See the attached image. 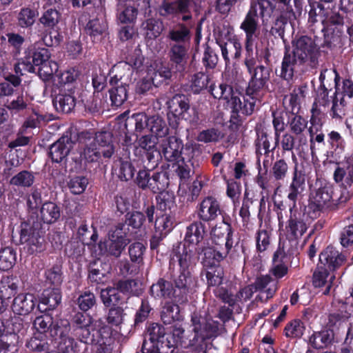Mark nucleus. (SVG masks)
<instances>
[{"label": "nucleus", "mask_w": 353, "mask_h": 353, "mask_svg": "<svg viewBox=\"0 0 353 353\" xmlns=\"http://www.w3.org/2000/svg\"><path fill=\"white\" fill-rule=\"evenodd\" d=\"M292 50H286L282 61L281 77L292 79L294 74L304 71L305 66L314 68L320 56L319 48L314 40L306 35L296 36L292 41Z\"/></svg>", "instance_id": "f257e3e1"}, {"label": "nucleus", "mask_w": 353, "mask_h": 353, "mask_svg": "<svg viewBox=\"0 0 353 353\" xmlns=\"http://www.w3.org/2000/svg\"><path fill=\"white\" fill-rule=\"evenodd\" d=\"M78 141L82 149L81 157L88 163L97 162L102 157L109 159L115 152L113 136L110 132H98L94 134L83 131L79 134Z\"/></svg>", "instance_id": "f03ea898"}, {"label": "nucleus", "mask_w": 353, "mask_h": 353, "mask_svg": "<svg viewBox=\"0 0 353 353\" xmlns=\"http://www.w3.org/2000/svg\"><path fill=\"white\" fill-rule=\"evenodd\" d=\"M210 91L215 99L225 100L233 112L243 116L251 115L262 99V97H256V95L248 93V90L245 95L235 93L233 88L225 83H220L219 85L212 84Z\"/></svg>", "instance_id": "7ed1b4c3"}, {"label": "nucleus", "mask_w": 353, "mask_h": 353, "mask_svg": "<svg viewBox=\"0 0 353 353\" xmlns=\"http://www.w3.org/2000/svg\"><path fill=\"white\" fill-rule=\"evenodd\" d=\"M259 62L257 53L252 50L247 52L244 63L248 72L251 76L248 86L246 88L248 93L262 97L268 92V82L270 79V69L263 65L257 64Z\"/></svg>", "instance_id": "20e7f679"}, {"label": "nucleus", "mask_w": 353, "mask_h": 353, "mask_svg": "<svg viewBox=\"0 0 353 353\" xmlns=\"http://www.w3.org/2000/svg\"><path fill=\"white\" fill-rule=\"evenodd\" d=\"M192 330L187 338L184 337L185 330L183 327L174 326L172 330V335L176 343L180 345H185L195 347V349H203L204 341L210 336L209 333V325L204 319L197 316L192 317Z\"/></svg>", "instance_id": "39448f33"}, {"label": "nucleus", "mask_w": 353, "mask_h": 353, "mask_svg": "<svg viewBox=\"0 0 353 353\" xmlns=\"http://www.w3.org/2000/svg\"><path fill=\"white\" fill-rule=\"evenodd\" d=\"M161 153L165 159L170 162H190L194 157V148L189 144L185 146L181 139L171 136L163 141Z\"/></svg>", "instance_id": "423d86ee"}, {"label": "nucleus", "mask_w": 353, "mask_h": 353, "mask_svg": "<svg viewBox=\"0 0 353 353\" xmlns=\"http://www.w3.org/2000/svg\"><path fill=\"white\" fill-rule=\"evenodd\" d=\"M72 326L73 336L87 344L94 343L96 334H100V331L97 330L92 325V318L88 314H75L72 319Z\"/></svg>", "instance_id": "0eeeda50"}, {"label": "nucleus", "mask_w": 353, "mask_h": 353, "mask_svg": "<svg viewBox=\"0 0 353 353\" xmlns=\"http://www.w3.org/2000/svg\"><path fill=\"white\" fill-rule=\"evenodd\" d=\"M124 223H119L112 233L108 234V238L104 242H101L99 247L101 252H103L108 256L118 258L124 250L126 245L130 243L125 234L122 231H125Z\"/></svg>", "instance_id": "6e6552de"}, {"label": "nucleus", "mask_w": 353, "mask_h": 353, "mask_svg": "<svg viewBox=\"0 0 353 353\" xmlns=\"http://www.w3.org/2000/svg\"><path fill=\"white\" fill-rule=\"evenodd\" d=\"M168 117L170 125L176 128L180 119L188 120V111L190 110V101L184 94H175L168 102Z\"/></svg>", "instance_id": "1a4fd4ad"}, {"label": "nucleus", "mask_w": 353, "mask_h": 353, "mask_svg": "<svg viewBox=\"0 0 353 353\" xmlns=\"http://www.w3.org/2000/svg\"><path fill=\"white\" fill-rule=\"evenodd\" d=\"M259 19L256 5H251L240 26L245 34L247 52L252 50L251 46L259 29Z\"/></svg>", "instance_id": "9d476101"}, {"label": "nucleus", "mask_w": 353, "mask_h": 353, "mask_svg": "<svg viewBox=\"0 0 353 353\" xmlns=\"http://www.w3.org/2000/svg\"><path fill=\"white\" fill-rule=\"evenodd\" d=\"M43 239L39 234L38 230L28 223H22L20 230V243L26 244L28 251L30 254L41 252L43 250Z\"/></svg>", "instance_id": "9b49d317"}, {"label": "nucleus", "mask_w": 353, "mask_h": 353, "mask_svg": "<svg viewBox=\"0 0 353 353\" xmlns=\"http://www.w3.org/2000/svg\"><path fill=\"white\" fill-rule=\"evenodd\" d=\"M290 218L288 221L287 232L290 238L297 240L306 232L307 225L305 223V214L299 210L296 205H292L290 209Z\"/></svg>", "instance_id": "f8f14e48"}, {"label": "nucleus", "mask_w": 353, "mask_h": 353, "mask_svg": "<svg viewBox=\"0 0 353 353\" xmlns=\"http://www.w3.org/2000/svg\"><path fill=\"white\" fill-rule=\"evenodd\" d=\"M189 0H175L172 2L163 1L159 7L158 12L161 17H164L185 14L182 20L185 21L192 18L191 14H186L189 12Z\"/></svg>", "instance_id": "ddd939ff"}, {"label": "nucleus", "mask_w": 353, "mask_h": 353, "mask_svg": "<svg viewBox=\"0 0 353 353\" xmlns=\"http://www.w3.org/2000/svg\"><path fill=\"white\" fill-rule=\"evenodd\" d=\"M346 256L332 246H328L319 255V264L328 271H334L345 261Z\"/></svg>", "instance_id": "4468645a"}, {"label": "nucleus", "mask_w": 353, "mask_h": 353, "mask_svg": "<svg viewBox=\"0 0 353 353\" xmlns=\"http://www.w3.org/2000/svg\"><path fill=\"white\" fill-rule=\"evenodd\" d=\"M74 142L68 136H63L49 148L48 155L52 162L61 163L69 154Z\"/></svg>", "instance_id": "2eb2a0df"}, {"label": "nucleus", "mask_w": 353, "mask_h": 353, "mask_svg": "<svg viewBox=\"0 0 353 353\" xmlns=\"http://www.w3.org/2000/svg\"><path fill=\"white\" fill-rule=\"evenodd\" d=\"M173 253L178 258L179 264L182 270H188L190 266L196 263L198 259L196 256L197 248L190 245L179 243L174 246Z\"/></svg>", "instance_id": "dca6fc26"}, {"label": "nucleus", "mask_w": 353, "mask_h": 353, "mask_svg": "<svg viewBox=\"0 0 353 353\" xmlns=\"http://www.w3.org/2000/svg\"><path fill=\"white\" fill-rule=\"evenodd\" d=\"M221 214L220 204L215 198L208 196L200 203L198 216L201 220L205 222L212 221Z\"/></svg>", "instance_id": "f3484780"}, {"label": "nucleus", "mask_w": 353, "mask_h": 353, "mask_svg": "<svg viewBox=\"0 0 353 353\" xmlns=\"http://www.w3.org/2000/svg\"><path fill=\"white\" fill-rule=\"evenodd\" d=\"M188 50L189 45L170 44L168 52L170 61L178 72H183L185 68L189 58Z\"/></svg>", "instance_id": "a211bd4d"}, {"label": "nucleus", "mask_w": 353, "mask_h": 353, "mask_svg": "<svg viewBox=\"0 0 353 353\" xmlns=\"http://www.w3.org/2000/svg\"><path fill=\"white\" fill-rule=\"evenodd\" d=\"M133 74L132 67L127 63H121L114 65L110 72V83L111 85H123L129 87Z\"/></svg>", "instance_id": "6ab92c4d"}, {"label": "nucleus", "mask_w": 353, "mask_h": 353, "mask_svg": "<svg viewBox=\"0 0 353 353\" xmlns=\"http://www.w3.org/2000/svg\"><path fill=\"white\" fill-rule=\"evenodd\" d=\"M37 299L30 293H21L14 297L12 309L14 313L19 315H27L34 308Z\"/></svg>", "instance_id": "aec40b11"}, {"label": "nucleus", "mask_w": 353, "mask_h": 353, "mask_svg": "<svg viewBox=\"0 0 353 353\" xmlns=\"http://www.w3.org/2000/svg\"><path fill=\"white\" fill-rule=\"evenodd\" d=\"M191 36L190 27L179 23L170 28L166 38L170 41V44L189 45Z\"/></svg>", "instance_id": "412c9836"}, {"label": "nucleus", "mask_w": 353, "mask_h": 353, "mask_svg": "<svg viewBox=\"0 0 353 353\" xmlns=\"http://www.w3.org/2000/svg\"><path fill=\"white\" fill-rule=\"evenodd\" d=\"M319 80L321 81L320 96L323 99L328 97L329 90L334 85L336 90L338 91V83L340 77L338 72L334 69H324L321 71Z\"/></svg>", "instance_id": "4be33fe9"}, {"label": "nucleus", "mask_w": 353, "mask_h": 353, "mask_svg": "<svg viewBox=\"0 0 353 353\" xmlns=\"http://www.w3.org/2000/svg\"><path fill=\"white\" fill-rule=\"evenodd\" d=\"M205 233L204 225L200 221H194L187 226L184 241L190 245H195L196 248L199 246H205L202 243Z\"/></svg>", "instance_id": "5701e85b"}, {"label": "nucleus", "mask_w": 353, "mask_h": 353, "mask_svg": "<svg viewBox=\"0 0 353 353\" xmlns=\"http://www.w3.org/2000/svg\"><path fill=\"white\" fill-rule=\"evenodd\" d=\"M174 285L182 295H187L195 291L197 287L196 279L188 270H181L180 274L174 279Z\"/></svg>", "instance_id": "b1692460"}, {"label": "nucleus", "mask_w": 353, "mask_h": 353, "mask_svg": "<svg viewBox=\"0 0 353 353\" xmlns=\"http://www.w3.org/2000/svg\"><path fill=\"white\" fill-rule=\"evenodd\" d=\"M305 182V174L302 171L298 170L297 166L295 165L292 181L289 187V192L288 194V198L293 202L292 205H296L299 195L304 190Z\"/></svg>", "instance_id": "393cba45"}, {"label": "nucleus", "mask_w": 353, "mask_h": 353, "mask_svg": "<svg viewBox=\"0 0 353 353\" xmlns=\"http://www.w3.org/2000/svg\"><path fill=\"white\" fill-rule=\"evenodd\" d=\"M108 25L103 18H95L90 20L86 25L85 30L93 41H99L107 34Z\"/></svg>", "instance_id": "a878e982"}, {"label": "nucleus", "mask_w": 353, "mask_h": 353, "mask_svg": "<svg viewBox=\"0 0 353 353\" xmlns=\"http://www.w3.org/2000/svg\"><path fill=\"white\" fill-rule=\"evenodd\" d=\"M334 279V275L330 274L326 268L319 264L316 270L313 274V285L316 288L326 285L327 287L323 294H327L330 292L331 284Z\"/></svg>", "instance_id": "bb28decb"}, {"label": "nucleus", "mask_w": 353, "mask_h": 353, "mask_svg": "<svg viewBox=\"0 0 353 353\" xmlns=\"http://www.w3.org/2000/svg\"><path fill=\"white\" fill-rule=\"evenodd\" d=\"M346 112L347 106L344 97L336 90L331 101L329 115L335 121H341L345 116Z\"/></svg>", "instance_id": "cd10ccee"}, {"label": "nucleus", "mask_w": 353, "mask_h": 353, "mask_svg": "<svg viewBox=\"0 0 353 353\" xmlns=\"http://www.w3.org/2000/svg\"><path fill=\"white\" fill-rule=\"evenodd\" d=\"M172 284L163 279H160L150 288V293L157 299H170L174 294Z\"/></svg>", "instance_id": "c85d7f7f"}, {"label": "nucleus", "mask_w": 353, "mask_h": 353, "mask_svg": "<svg viewBox=\"0 0 353 353\" xmlns=\"http://www.w3.org/2000/svg\"><path fill=\"white\" fill-rule=\"evenodd\" d=\"M336 197L334 193L333 188L330 185H325L321 188H319L315 192V194L312 196L311 201L314 203L316 208L320 210L324 207L331 199H334Z\"/></svg>", "instance_id": "c756f323"}, {"label": "nucleus", "mask_w": 353, "mask_h": 353, "mask_svg": "<svg viewBox=\"0 0 353 353\" xmlns=\"http://www.w3.org/2000/svg\"><path fill=\"white\" fill-rule=\"evenodd\" d=\"M157 208L164 213L172 214L176 208L173 192H161L156 197Z\"/></svg>", "instance_id": "7c9ffc66"}, {"label": "nucleus", "mask_w": 353, "mask_h": 353, "mask_svg": "<svg viewBox=\"0 0 353 353\" xmlns=\"http://www.w3.org/2000/svg\"><path fill=\"white\" fill-rule=\"evenodd\" d=\"M334 340V334L329 330L314 332L310 337V343L314 348L323 349L332 344Z\"/></svg>", "instance_id": "2f4dec72"}, {"label": "nucleus", "mask_w": 353, "mask_h": 353, "mask_svg": "<svg viewBox=\"0 0 353 353\" xmlns=\"http://www.w3.org/2000/svg\"><path fill=\"white\" fill-rule=\"evenodd\" d=\"M61 295L57 288L46 289L40 298L41 303L47 306L44 310H53L61 303Z\"/></svg>", "instance_id": "473e14b6"}, {"label": "nucleus", "mask_w": 353, "mask_h": 353, "mask_svg": "<svg viewBox=\"0 0 353 353\" xmlns=\"http://www.w3.org/2000/svg\"><path fill=\"white\" fill-rule=\"evenodd\" d=\"M53 104L58 112L69 113L74 109L76 101L71 94H59L54 99Z\"/></svg>", "instance_id": "72a5a7b5"}, {"label": "nucleus", "mask_w": 353, "mask_h": 353, "mask_svg": "<svg viewBox=\"0 0 353 353\" xmlns=\"http://www.w3.org/2000/svg\"><path fill=\"white\" fill-rule=\"evenodd\" d=\"M141 27L146 38L154 39L161 34L163 30V23L160 20L151 18L143 21Z\"/></svg>", "instance_id": "f704fd0d"}, {"label": "nucleus", "mask_w": 353, "mask_h": 353, "mask_svg": "<svg viewBox=\"0 0 353 353\" xmlns=\"http://www.w3.org/2000/svg\"><path fill=\"white\" fill-rule=\"evenodd\" d=\"M41 218L44 223H54L60 217V209L53 202H46L40 210Z\"/></svg>", "instance_id": "c9c22d12"}, {"label": "nucleus", "mask_w": 353, "mask_h": 353, "mask_svg": "<svg viewBox=\"0 0 353 353\" xmlns=\"http://www.w3.org/2000/svg\"><path fill=\"white\" fill-rule=\"evenodd\" d=\"M92 344L94 345V351L96 353H112L114 339L108 334H107V336H103L100 331V334H96L95 341Z\"/></svg>", "instance_id": "e433bc0d"}, {"label": "nucleus", "mask_w": 353, "mask_h": 353, "mask_svg": "<svg viewBox=\"0 0 353 353\" xmlns=\"http://www.w3.org/2000/svg\"><path fill=\"white\" fill-rule=\"evenodd\" d=\"M208 286L219 287L223 283L224 272L220 265H210L205 270Z\"/></svg>", "instance_id": "4c0bfd02"}, {"label": "nucleus", "mask_w": 353, "mask_h": 353, "mask_svg": "<svg viewBox=\"0 0 353 353\" xmlns=\"http://www.w3.org/2000/svg\"><path fill=\"white\" fill-rule=\"evenodd\" d=\"M148 129L159 137H164L168 134L169 131L165 121L158 115L149 117Z\"/></svg>", "instance_id": "58836bf2"}, {"label": "nucleus", "mask_w": 353, "mask_h": 353, "mask_svg": "<svg viewBox=\"0 0 353 353\" xmlns=\"http://www.w3.org/2000/svg\"><path fill=\"white\" fill-rule=\"evenodd\" d=\"M149 190L154 193L165 192L169 184L168 177L165 172H154L152 174Z\"/></svg>", "instance_id": "ea45409f"}, {"label": "nucleus", "mask_w": 353, "mask_h": 353, "mask_svg": "<svg viewBox=\"0 0 353 353\" xmlns=\"http://www.w3.org/2000/svg\"><path fill=\"white\" fill-rule=\"evenodd\" d=\"M305 87L295 88L289 96H285L284 100L288 99L292 112L297 113L300 109L301 103L305 98Z\"/></svg>", "instance_id": "a19ab883"}, {"label": "nucleus", "mask_w": 353, "mask_h": 353, "mask_svg": "<svg viewBox=\"0 0 353 353\" xmlns=\"http://www.w3.org/2000/svg\"><path fill=\"white\" fill-rule=\"evenodd\" d=\"M210 234L214 241H216V239H223L225 242L228 239H232L231 225L223 218L222 221L212 229Z\"/></svg>", "instance_id": "79ce46f5"}, {"label": "nucleus", "mask_w": 353, "mask_h": 353, "mask_svg": "<svg viewBox=\"0 0 353 353\" xmlns=\"http://www.w3.org/2000/svg\"><path fill=\"white\" fill-rule=\"evenodd\" d=\"M109 90L112 105L116 107L121 106L128 99V87L123 85H112Z\"/></svg>", "instance_id": "37998d69"}, {"label": "nucleus", "mask_w": 353, "mask_h": 353, "mask_svg": "<svg viewBox=\"0 0 353 353\" xmlns=\"http://www.w3.org/2000/svg\"><path fill=\"white\" fill-rule=\"evenodd\" d=\"M16 252L12 248L6 247L0 250V270H8L16 262Z\"/></svg>", "instance_id": "c03bdc74"}, {"label": "nucleus", "mask_w": 353, "mask_h": 353, "mask_svg": "<svg viewBox=\"0 0 353 353\" xmlns=\"http://www.w3.org/2000/svg\"><path fill=\"white\" fill-rule=\"evenodd\" d=\"M203 253L205 259L212 257L216 262H220L228 256V250H227L225 246L221 250H219L217 248H211L205 246H199L197 248V254L200 255Z\"/></svg>", "instance_id": "a18cd8bd"}, {"label": "nucleus", "mask_w": 353, "mask_h": 353, "mask_svg": "<svg viewBox=\"0 0 353 353\" xmlns=\"http://www.w3.org/2000/svg\"><path fill=\"white\" fill-rule=\"evenodd\" d=\"M34 182V174L29 171L23 170L14 175L10 181V183L12 185L29 188Z\"/></svg>", "instance_id": "49530a36"}, {"label": "nucleus", "mask_w": 353, "mask_h": 353, "mask_svg": "<svg viewBox=\"0 0 353 353\" xmlns=\"http://www.w3.org/2000/svg\"><path fill=\"white\" fill-rule=\"evenodd\" d=\"M6 107L8 110L14 114L24 112L29 109L28 99L26 97L21 94L10 101H8Z\"/></svg>", "instance_id": "de8ad7c7"}, {"label": "nucleus", "mask_w": 353, "mask_h": 353, "mask_svg": "<svg viewBox=\"0 0 353 353\" xmlns=\"http://www.w3.org/2000/svg\"><path fill=\"white\" fill-rule=\"evenodd\" d=\"M284 253L283 251L277 250L273 256V267L271 270L272 274L279 279L288 273V268L283 262Z\"/></svg>", "instance_id": "09e8293b"}, {"label": "nucleus", "mask_w": 353, "mask_h": 353, "mask_svg": "<svg viewBox=\"0 0 353 353\" xmlns=\"http://www.w3.org/2000/svg\"><path fill=\"white\" fill-rule=\"evenodd\" d=\"M173 216L172 214L163 213L162 215L158 216L154 223L155 230L168 234L173 228Z\"/></svg>", "instance_id": "8fccbe9b"}, {"label": "nucleus", "mask_w": 353, "mask_h": 353, "mask_svg": "<svg viewBox=\"0 0 353 353\" xmlns=\"http://www.w3.org/2000/svg\"><path fill=\"white\" fill-rule=\"evenodd\" d=\"M61 18L59 12L54 8L46 10L39 19V21L46 28L52 29L56 26Z\"/></svg>", "instance_id": "3c124183"}, {"label": "nucleus", "mask_w": 353, "mask_h": 353, "mask_svg": "<svg viewBox=\"0 0 353 353\" xmlns=\"http://www.w3.org/2000/svg\"><path fill=\"white\" fill-rule=\"evenodd\" d=\"M19 336L9 334L0 339V353H14L17 351Z\"/></svg>", "instance_id": "603ef678"}, {"label": "nucleus", "mask_w": 353, "mask_h": 353, "mask_svg": "<svg viewBox=\"0 0 353 353\" xmlns=\"http://www.w3.org/2000/svg\"><path fill=\"white\" fill-rule=\"evenodd\" d=\"M26 346L30 350L37 353H48L50 345L44 337L34 336L27 342Z\"/></svg>", "instance_id": "864d4df0"}, {"label": "nucleus", "mask_w": 353, "mask_h": 353, "mask_svg": "<svg viewBox=\"0 0 353 353\" xmlns=\"http://www.w3.org/2000/svg\"><path fill=\"white\" fill-rule=\"evenodd\" d=\"M334 178L336 182H341L344 179L345 185L351 186L353 183V160L347 165L346 170L340 167L337 168L334 171Z\"/></svg>", "instance_id": "5fc2aeb1"}, {"label": "nucleus", "mask_w": 353, "mask_h": 353, "mask_svg": "<svg viewBox=\"0 0 353 353\" xmlns=\"http://www.w3.org/2000/svg\"><path fill=\"white\" fill-rule=\"evenodd\" d=\"M210 77L208 74L199 72L194 74L191 80V88L194 93H199L201 90L207 88L210 82Z\"/></svg>", "instance_id": "6e6d98bb"}, {"label": "nucleus", "mask_w": 353, "mask_h": 353, "mask_svg": "<svg viewBox=\"0 0 353 353\" xmlns=\"http://www.w3.org/2000/svg\"><path fill=\"white\" fill-rule=\"evenodd\" d=\"M17 288L12 279L8 276L3 277L0 281V296L3 299H10L14 295Z\"/></svg>", "instance_id": "4d7b16f0"}, {"label": "nucleus", "mask_w": 353, "mask_h": 353, "mask_svg": "<svg viewBox=\"0 0 353 353\" xmlns=\"http://www.w3.org/2000/svg\"><path fill=\"white\" fill-rule=\"evenodd\" d=\"M36 12L30 8H24L18 14V23L21 28H28L32 26L35 21Z\"/></svg>", "instance_id": "13d9d810"}, {"label": "nucleus", "mask_w": 353, "mask_h": 353, "mask_svg": "<svg viewBox=\"0 0 353 353\" xmlns=\"http://www.w3.org/2000/svg\"><path fill=\"white\" fill-rule=\"evenodd\" d=\"M125 316L126 314L124 312V310L117 306L109 310L106 319L109 324L119 326L124 322Z\"/></svg>", "instance_id": "bf43d9fd"}, {"label": "nucleus", "mask_w": 353, "mask_h": 353, "mask_svg": "<svg viewBox=\"0 0 353 353\" xmlns=\"http://www.w3.org/2000/svg\"><path fill=\"white\" fill-rule=\"evenodd\" d=\"M179 307L170 303H166L161 312V319L165 324H170L179 318Z\"/></svg>", "instance_id": "052dcab7"}, {"label": "nucleus", "mask_w": 353, "mask_h": 353, "mask_svg": "<svg viewBox=\"0 0 353 353\" xmlns=\"http://www.w3.org/2000/svg\"><path fill=\"white\" fill-rule=\"evenodd\" d=\"M58 70V65L56 62L48 59L38 68V74L43 80H48L54 72Z\"/></svg>", "instance_id": "680f3d73"}, {"label": "nucleus", "mask_w": 353, "mask_h": 353, "mask_svg": "<svg viewBox=\"0 0 353 353\" xmlns=\"http://www.w3.org/2000/svg\"><path fill=\"white\" fill-rule=\"evenodd\" d=\"M224 245L227 248V250H228V256L231 262L243 259V248L241 245L239 244V243H236L233 245L232 239H229L224 243Z\"/></svg>", "instance_id": "e2e57ef3"}, {"label": "nucleus", "mask_w": 353, "mask_h": 353, "mask_svg": "<svg viewBox=\"0 0 353 353\" xmlns=\"http://www.w3.org/2000/svg\"><path fill=\"white\" fill-rule=\"evenodd\" d=\"M288 172V165L284 159L274 162L272 168V174L276 181H283Z\"/></svg>", "instance_id": "0e129e2a"}, {"label": "nucleus", "mask_w": 353, "mask_h": 353, "mask_svg": "<svg viewBox=\"0 0 353 353\" xmlns=\"http://www.w3.org/2000/svg\"><path fill=\"white\" fill-rule=\"evenodd\" d=\"M34 328L40 333H45L52 328L53 319L49 314H43L37 316L33 323Z\"/></svg>", "instance_id": "69168bd1"}, {"label": "nucleus", "mask_w": 353, "mask_h": 353, "mask_svg": "<svg viewBox=\"0 0 353 353\" xmlns=\"http://www.w3.org/2000/svg\"><path fill=\"white\" fill-rule=\"evenodd\" d=\"M137 282L133 279L119 281L115 283L117 289L123 294L138 295L139 290L137 288Z\"/></svg>", "instance_id": "338daca9"}, {"label": "nucleus", "mask_w": 353, "mask_h": 353, "mask_svg": "<svg viewBox=\"0 0 353 353\" xmlns=\"http://www.w3.org/2000/svg\"><path fill=\"white\" fill-rule=\"evenodd\" d=\"M127 121L134 125L136 132H141L145 128H148L149 117L143 112L134 114Z\"/></svg>", "instance_id": "774afa93"}]
</instances>
